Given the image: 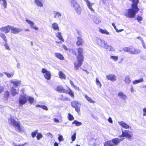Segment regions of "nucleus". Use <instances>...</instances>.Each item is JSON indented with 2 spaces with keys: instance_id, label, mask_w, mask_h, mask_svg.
<instances>
[{
  "instance_id": "f257e3e1",
  "label": "nucleus",
  "mask_w": 146,
  "mask_h": 146,
  "mask_svg": "<svg viewBox=\"0 0 146 146\" xmlns=\"http://www.w3.org/2000/svg\"><path fill=\"white\" fill-rule=\"evenodd\" d=\"M78 54L77 56V61L74 63V68L76 70H78L82 64L84 60V57L83 55V50L82 48H79L77 49Z\"/></svg>"
},
{
  "instance_id": "f03ea898",
  "label": "nucleus",
  "mask_w": 146,
  "mask_h": 146,
  "mask_svg": "<svg viewBox=\"0 0 146 146\" xmlns=\"http://www.w3.org/2000/svg\"><path fill=\"white\" fill-rule=\"evenodd\" d=\"M11 125H13L16 131L19 132H22L23 130V127L21 126L19 123L14 119H11Z\"/></svg>"
},
{
  "instance_id": "7ed1b4c3",
  "label": "nucleus",
  "mask_w": 146,
  "mask_h": 146,
  "mask_svg": "<svg viewBox=\"0 0 146 146\" xmlns=\"http://www.w3.org/2000/svg\"><path fill=\"white\" fill-rule=\"evenodd\" d=\"M139 10H128L125 13V16L128 18H133Z\"/></svg>"
},
{
  "instance_id": "20e7f679",
  "label": "nucleus",
  "mask_w": 146,
  "mask_h": 146,
  "mask_svg": "<svg viewBox=\"0 0 146 146\" xmlns=\"http://www.w3.org/2000/svg\"><path fill=\"white\" fill-rule=\"evenodd\" d=\"M71 105L73 108H75L76 111L78 113L80 112L81 104L78 101H75L72 102H71Z\"/></svg>"
},
{
  "instance_id": "39448f33",
  "label": "nucleus",
  "mask_w": 146,
  "mask_h": 146,
  "mask_svg": "<svg viewBox=\"0 0 146 146\" xmlns=\"http://www.w3.org/2000/svg\"><path fill=\"white\" fill-rule=\"evenodd\" d=\"M27 96L26 95H21L19 98V101L20 105L25 104L27 101Z\"/></svg>"
},
{
  "instance_id": "423d86ee",
  "label": "nucleus",
  "mask_w": 146,
  "mask_h": 146,
  "mask_svg": "<svg viewBox=\"0 0 146 146\" xmlns=\"http://www.w3.org/2000/svg\"><path fill=\"white\" fill-rule=\"evenodd\" d=\"M42 72L44 74V76L46 79L48 80H49L50 79L51 75L49 72L47 71L46 69L43 68L42 70Z\"/></svg>"
},
{
  "instance_id": "0eeeda50",
  "label": "nucleus",
  "mask_w": 146,
  "mask_h": 146,
  "mask_svg": "<svg viewBox=\"0 0 146 146\" xmlns=\"http://www.w3.org/2000/svg\"><path fill=\"white\" fill-rule=\"evenodd\" d=\"M96 42L99 46L104 48L105 46L106 43L105 41L103 40L97 38L96 39Z\"/></svg>"
},
{
  "instance_id": "6e6552de",
  "label": "nucleus",
  "mask_w": 146,
  "mask_h": 146,
  "mask_svg": "<svg viewBox=\"0 0 146 146\" xmlns=\"http://www.w3.org/2000/svg\"><path fill=\"white\" fill-rule=\"evenodd\" d=\"M129 1L132 2L131 6L132 8L129 9H139L137 6V5L139 2V0H129Z\"/></svg>"
},
{
  "instance_id": "1a4fd4ad",
  "label": "nucleus",
  "mask_w": 146,
  "mask_h": 146,
  "mask_svg": "<svg viewBox=\"0 0 146 146\" xmlns=\"http://www.w3.org/2000/svg\"><path fill=\"white\" fill-rule=\"evenodd\" d=\"M129 52L132 54H136L139 53L140 51L139 49H135L133 47L130 46Z\"/></svg>"
},
{
  "instance_id": "9d476101",
  "label": "nucleus",
  "mask_w": 146,
  "mask_h": 146,
  "mask_svg": "<svg viewBox=\"0 0 146 146\" xmlns=\"http://www.w3.org/2000/svg\"><path fill=\"white\" fill-rule=\"evenodd\" d=\"M106 78L108 80L112 82H114L116 80V76L113 74H110L107 75Z\"/></svg>"
},
{
  "instance_id": "9b49d317",
  "label": "nucleus",
  "mask_w": 146,
  "mask_h": 146,
  "mask_svg": "<svg viewBox=\"0 0 146 146\" xmlns=\"http://www.w3.org/2000/svg\"><path fill=\"white\" fill-rule=\"evenodd\" d=\"M123 133L125 137H126L129 139H131L133 136V134L130 131L128 130H125L123 131Z\"/></svg>"
},
{
  "instance_id": "f8f14e48",
  "label": "nucleus",
  "mask_w": 146,
  "mask_h": 146,
  "mask_svg": "<svg viewBox=\"0 0 146 146\" xmlns=\"http://www.w3.org/2000/svg\"><path fill=\"white\" fill-rule=\"evenodd\" d=\"M55 90L59 92L67 93L68 91L64 89L63 87L60 86H59L56 88Z\"/></svg>"
},
{
  "instance_id": "ddd939ff",
  "label": "nucleus",
  "mask_w": 146,
  "mask_h": 146,
  "mask_svg": "<svg viewBox=\"0 0 146 146\" xmlns=\"http://www.w3.org/2000/svg\"><path fill=\"white\" fill-rule=\"evenodd\" d=\"M11 26L8 25L5 27H2L0 29L1 31L7 33L9 32L10 30H11Z\"/></svg>"
},
{
  "instance_id": "4468645a",
  "label": "nucleus",
  "mask_w": 146,
  "mask_h": 146,
  "mask_svg": "<svg viewBox=\"0 0 146 146\" xmlns=\"http://www.w3.org/2000/svg\"><path fill=\"white\" fill-rule=\"evenodd\" d=\"M21 29H20L11 26V32L13 33L16 34H18L21 32Z\"/></svg>"
},
{
  "instance_id": "2eb2a0df",
  "label": "nucleus",
  "mask_w": 146,
  "mask_h": 146,
  "mask_svg": "<svg viewBox=\"0 0 146 146\" xmlns=\"http://www.w3.org/2000/svg\"><path fill=\"white\" fill-rule=\"evenodd\" d=\"M26 22L29 24L30 25V26L32 28L37 31L38 30V27L36 26L34 23L32 21H30L28 19H26Z\"/></svg>"
},
{
  "instance_id": "dca6fc26",
  "label": "nucleus",
  "mask_w": 146,
  "mask_h": 146,
  "mask_svg": "<svg viewBox=\"0 0 146 146\" xmlns=\"http://www.w3.org/2000/svg\"><path fill=\"white\" fill-rule=\"evenodd\" d=\"M123 140L122 139H119L118 138L113 139L111 140V142L113 143V145L116 146L120 142Z\"/></svg>"
},
{
  "instance_id": "f3484780",
  "label": "nucleus",
  "mask_w": 146,
  "mask_h": 146,
  "mask_svg": "<svg viewBox=\"0 0 146 146\" xmlns=\"http://www.w3.org/2000/svg\"><path fill=\"white\" fill-rule=\"evenodd\" d=\"M83 40L80 36L77 37V40L76 42V44L78 46L82 45L83 42Z\"/></svg>"
},
{
  "instance_id": "a211bd4d",
  "label": "nucleus",
  "mask_w": 146,
  "mask_h": 146,
  "mask_svg": "<svg viewBox=\"0 0 146 146\" xmlns=\"http://www.w3.org/2000/svg\"><path fill=\"white\" fill-rule=\"evenodd\" d=\"M72 6L74 7V9H78L79 5L75 0H70Z\"/></svg>"
},
{
  "instance_id": "6ab92c4d",
  "label": "nucleus",
  "mask_w": 146,
  "mask_h": 146,
  "mask_svg": "<svg viewBox=\"0 0 146 146\" xmlns=\"http://www.w3.org/2000/svg\"><path fill=\"white\" fill-rule=\"evenodd\" d=\"M118 96L121 99L123 100H126L127 99V96L124 94L122 92H119L118 94Z\"/></svg>"
},
{
  "instance_id": "aec40b11",
  "label": "nucleus",
  "mask_w": 146,
  "mask_h": 146,
  "mask_svg": "<svg viewBox=\"0 0 146 146\" xmlns=\"http://www.w3.org/2000/svg\"><path fill=\"white\" fill-rule=\"evenodd\" d=\"M118 123L119 125H121L122 127L125 129H127L129 128V126L123 121H122L120 122H119Z\"/></svg>"
},
{
  "instance_id": "412c9836",
  "label": "nucleus",
  "mask_w": 146,
  "mask_h": 146,
  "mask_svg": "<svg viewBox=\"0 0 146 146\" xmlns=\"http://www.w3.org/2000/svg\"><path fill=\"white\" fill-rule=\"evenodd\" d=\"M10 83L13 84L14 86L17 87L21 84V81L20 80H16L15 81L11 80Z\"/></svg>"
},
{
  "instance_id": "4be33fe9",
  "label": "nucleus",
  "mask_w": 146,
  "mask_h": 146,
  "mask_svg": "<svg viewBox=\"0 0 146 146\" xmlns=\"http://www.w3.org/2000/svg\"><path fill=\"white\" fill-rule=\"evenodd\" d=\"M123 81L126 83L129 84L131 82L130 78L129 75H126L125 76Z\"/></svg>"
},
{
  "instance_id": "5701e85b",
  "label": "nucleus",
  "mask_w": 146,
  "mask_h": 146,
  "mask_svg": "<svg viewBox=\"0 0 146 146\" xmlns=\"http://www.w3.org/2000/svg\"><path fill=\"white\" fill-rule=\"evenodd\" d=\"M104 48L109 51H114V49L113 47L107 43Z\"/></svg>"
},
{
  "instance_id": "b1692460",
  "label": "nucleus",
  "mask_w": 146,
  "mask_h": 146,
  "mask_svg": "<svg viewBox=\"0 0 146 146\" xmlns=\"http://www.w3.org/2000/svg\"><path fill=\"white\" fill-rule=\"evenodd\" d=\"M52 27L54 30L59 31L58 25L56 23H52Z\"/></svg>"
},
{
  "instance_id": "393cba45",
  "label": "nucleus",
  "mask_w": 146,
  "mask_h": 146,
  "mask_svg": "<svg viewBox=\"0 0 146 146\" xmlns=\"http://www.w3.org/2000/svg\"><path fill=\"white\" fill-rule=\"evenodd\" d=\"M56 37L58 38L59 39L63 41H64V40L62 36L61 33L60 32H58L55 33Z\"/></svg>"
},
{
  "instance_id": "a878e982",
  "label": "nucleus",
  "mask_w": 146,
  "mask_h": 146,
  "mask_svg": "<svg viewBox=\"0 0 146 146\" xmlns=\"http://www.w3.org/2000/svg\"><path fill=\"white\" fill-rule=\"evenodd\" d=\"M55 55L56 57L61 60H62L64 59L63 55L60 53H56L55 54Z\"/></svg>"
},
{
  "instance_id": "bb28decb",
  "label": "nucleus",
  "mask_w": 146,
  "mask_h": 146,
  "mask_svg": "<svg viewBox=\"0 0 146 146\" xmlns=\"http://www.w3.org/2000/svg\"><path fill=\"white\" fill-rule=\"evenodd\" d=\"M34 2L38 6L41 7L43 6V4L39 0H35Z\"/></svg>"
},
{
  "instance_id": "cd10ccee",
  "label": "nucleus",
  "mask_w": 146,
  "mask_h": 146,
  "mask_svg": "<svg viewBox=\"0 0 146 146\" xmlns=\"http://www.w3.org/2000/svg\"><path fill=\"white\" fill-rule=\"evenodd\" d=\"M84 96L86 100L90 103H94L95 102V101L93 100L91 98L89 97L87 95H85Z\"/></svg>"
},
{
  "instance_id": "c85d7f7f",
  "label": "nucleus",
  "mask_w": 146,
  "mask_h": 146,
  "mask_svg": "<svg viewBox=\"0 0 146 146\" xmlns=\"http://www.w3.org/2000/svg\"><path fill=\"white\" fill-rule=\"evenodd\" d=\"M143 79L141 78L139 79L135 80L133 81L132 82V83L133 84L135 85L139 83L142 82H143Z\"/></svg>"
},
{
  "instance_id": "c756f323",
  "label": "nucleus",
  "mask_w": 146,
  "mask_h": 146,
  "mask_svg": "<svg viewBox=\"0 0 146 146\" xmlns=\"http://www.w3.org/2000/svg\"><path fill=\"white\" fill-rule=\"evenodd\" d=\"M0 3L3 5L4 8H6L7 6V3L6 0H0Z\"/></svg>"
},
{
  "instance_id": "7c9ffc66",
  "label": "nucleus",
  "mask_w": 146,
  "mask_h": 146,
  "mask_svg": "<svg viewBox=\"0 0 146 146\" xmlns=\"http://www.w3.org/2000/svg\"><path fill=\"white\" fill-rule=\"evenodd\" d=\"M0 3L3 5L4 8H6L7 6V3L6 0H0Z\"/></svg>"
},
{
  "instance_id": "2f4dec72",
  "label": "nucleus",
  "mask_w": 146,
  "mask_h": 146,
  "mask_svg": "<svg viewBox=\"0 0 146 146\" xmlns=\"http://www.w3.org/2000/svg\"><path fill=\"white\" fill-rule=\"evenodd\" d=\"M84 0L86 2L88 8L90 9H93L92 8V5L93 4V3H90V1H89L88 0Z\"/></svg>"
},
{
  "instance_id": "473e14b6",
  "label": "nucleus",
  "mask_w": 146,
  "mask_h": 146,
  "mask_svg": "<svg viewBox=\"0 0 146 146\" xmlns=\"http://www.w3.org/2000/svg\"><path fill=\"white\" fill-rule=\"evenodd\" d=\"M99 31L102 34H104L107 35H109V33L106 30L102 29H99Z\"/></svg>"
},
{
  "instance_id": "72a5a7b5",
  "label": "nucleus",
  "mask_w": 146,
  "mask_h": 146,
  "mask_svg": "<svg viewBox=\"0 0 146 146\" xmlns=\"http://www.w3.org/2000/svg\"><path fill=\"white\" fill-rule=\"evenodd\" d=\"M59 77L61 79H66V76L61 71H60L58 73Z\"/></svg>"
},
{
  "instance_id": "f704fd0d",
  "label": "nucleus",
  "mask_w": 146,
  "mask_h": 146,
  "mask_svg": "<svg viewBox=\"0 0 146 146\" xmlns=\"http://www.w3.org/2000/svg\"><path fill=\"white\" fill-rule=\"evenodd\" d=\"M11 92L13 96L17 94V91L16 89L13 87L11 88Z\"/></svg>"
},
{
  "instance_id": "c9c22d12",
  "label": "nucleus",
  "mask_w": 146,
  "mask_h": 146,
  "mask_svg": "<svg viewBox=\"0 0 146 146\" xmlns=\"http://www.w3.org/2000/svg\"><path fill=\"white\" fill-rule=\"evenodd\" d=\"M54 17L55 18H56L57 17H60L61 15V14L58 12L54 11Z\"/></svg>"
},
{
  "instance_id": "e433bc0d",
  "label": "nucleus",
  "mask_w": 146,
  "mask_h": 146,
  "mask_svg": "<svg viewBox=\"0 0 146 146\" xmlns=\"http://www.w3.org/2000/svg\"><path fill=\"white\" fill-rule=\"evenodd\" d=\"M27 100H28L30 104L34 103V99L31 97H29L27 96Z\"/></svg>"
},
{
  "instance_id": "4c0bfd02",
  "label": "nucleus",
  "mask_w": 146,
  "mask_h": 146,
  "mask_svg": "<svg viewBox=\"0 0 146 146\" xmlns=\"http://www.w3.org/2000/svg\"><path fill=\"white\" fill-rule=\"evenodd\" d=\"M0 36L1 37L4 41L5 42H7V39L5 35L2 33H0Z\"/></svg>"
},
{
  "instance_id": "58836bf2",
  "label": "nucleus",
  "mask_w": 146,
  "mask_h": 146,
  "mask_svg": "<svg viewBox=\"0 0 146 146\" xmlns=\"http://www.w3.org/2000/svg\"><path fill=\"white\" fill-rule=\"evenodd\" d=\"M72 124H75L76 126H79L82 124V123L79 122L76 120H74L72 123Z\"/></svg>"
},
{
  "instance_id": "ea45409f",
  "label": "nucleus",
  "mask_w": 146,
  "mask_h": 146,
  "mask_svg": "<svg viewBox=\"0 0 146 146\" xmlns=\"http://www.w3.org/2000/svg\"><path fill=\"white\" fill-rule=\"evenodd\" d=\"M96 83L98 86H99L100 88L101 87L102 84L98 78H96Z\"/></svg>"
},
{
  "instance_id": "a19ab883",
  "label": "nucleus",
  "mask_w": 146,
  "mask_h": 146,
  "mask_svg": "<svg viewBox=\"0 0 146 146\" xmlns=\"http://www.w3.org/2000/svg\"><path fill=\"white\" fill-rule=\"evenodd\" d=\"M94 21L96 24L99 23L101 22L100 19L98 17L95 18L94 19Z\"/></svg>"
},
{
  "instance_id": "79ce46f5",
  "label": "nucleus",
  "mask_w": 146,
  "mask_h": 146,
  "mask_svg": "<svg viewBox=\"0 0 146 146\" xmlns=\"http://www.w3.org/2000/svg\"><path fill=\"white\" fill-rule=\"evenodd\" d=\"M4 74L7 75L8 78H10L13 76L14 75V73L12 72L11 73H8L7 72H4Z\"/></svg>"
},
{
  "instance_id": "37998d69",
  "label": "nucleus",
  "mask_w": 146,
  "mask_h": 146,
  "mask_svg": "<svg viewBox=\"0 0 146 146\" xmlns=\"http://www.w3.org/2000/svg\"><path fill=\"white\" fill-rule=\"evenodd\" d=\"M69 91L68 92V94H69L71 97L73 98H74V94L72 92V90L70 88H69Z\"/></svg>"
},
{
  "instance_id": "c03bdc74",
  "label": "nucleus",
  "mask_w": 146,
  "mask_h": 146,
  "mask_svg": "<svg viewBox=\"0 0 146 146\" xmlns=\"http://www.w3.org/2000/svg\"><path fill=\"white\" fill-rule=\"evenodd\" d=\"M110 58L113 59L115 61H116L118 59V57L117 56H110Z\"/></svg>"
},
{
  "instance_id": "a18cd8bd",
  "label": "nucleus",
  "mask_w": 146,
  "mask_h": 146,
  "mask_svg": "<svg viewBox=\"0 0 146 146\" xmlns=\"http://www.w3.org/2000/svg\"><path fill=\"white\" fill-rule=\"evenodd\" d=\"M37 133H38V130H36L34 132H32V133H31V135H32V137L33 138L35 137Z\"/></svg>"
},
{
  "instance_id": "49530a36",
  "label": "nucleus",
  "mask_w": 146,
  "mask_h": 146,
  "mask_svg": "<svg viewBox=\"0 0 146 146\" xmlns=\"http://www.w3.org/2000/svg\"><path fill=\"white\" fill-rule=\"evenodd\" d=\"M111 141H108L104 144V145L105 146H107V145H113V144L111 143Z\"/></svg>"
},
{
  "instance_id": "de8ad7c7",
  "label": "nucleus",
  "mask_w": 146,
  "mask_h": 146,
  "mask_svg": "<svg viewBox=\"0 0 146 146\" xmlns=\"http://www.w3.org/2000/svg\"><path fill=\"white\" fill-rule=\"evenodd\" d=\"M42 137L43 136L40 133H38L36 136L37 139L38 140H39L40 139L42 138Z\"/></svg>"
},
{
  "instance_id": "09e8293b",
  "label": "nucleus",
  "mask_w": 146,
  "mask_h": 146,
  "mask_svg": "<svg viewBox=\"0 0 146 146\" xmlns=\"http://www.w3.org/2000/svg\"><path fill=\"white\" fill-rule=\"evenodd\" d=\"M68 119L70 120H72L74 119V117L72 115L69 113L68 114Z\"/></svg>"
},
{
  "instance_id": "8fccbe9b",
  "label": "nucleus",
  "mask_w": 146,
  "mask_h": 146,
  "mask_svg": "<svg viewBox=\"0 0 146 146\" xmlns=\"http://www.w3.org/2000/svg\"><path fill=\"white\" fill-rule=\"evenodd\" d=\"M9 96V92L8 91H6L5 94V97L7 99Z\"/></svg>"
},
{
  "instance_id": "3c124183",
  "label": "nucleus",
  "mask_w": 146,
  "mask_h": 146,
  "mask_svg": "<svg viewBox=\"0 0 146 146\" xmlns=\"http://www.w3.org/2000/svg\"><path fill=\"white\" fill-rule=\"evenodd\" d=\"M76 132H75L74 134L72 136L71 139L72 141H74L76 138Z\"/></svg>"
},
{
  "instance_id": "603ef678",
  "label": "nucleus",
  "mask_w": 146,
  "mask_h": 146,
  "mask_svg": "<svg viewBox=\"0 0 146 146\" xmlns=\"http://www.w3.org/2000/svg\"><path fill=\"white\" fill-rule=\"evenodd\" d=\"M4 46L6 49L8 50H9L10 49L9 47L8 44L7 43V42H5V43Z\"/></svg>"
},
{
  "instance_id": "864d4df0",
  "label": "nucleus",
  "mask_w": 146,
  "mask_h": 146,
  "mask_svg": "<svg viewBox=\"0 0 146 146\" xmlns=\"http://www.w3.org/2000/svg\"><path fill=\"white\" fill-rule=\"evenodd\" d=\"M129 47H124L123 48V50H124L125 51L127 52H129Z\"/></svg>"
},
{
  "instance_id": "5fc2aeb1",
  "label": "nucleus",
  "mask_w": 146,
  "mask_h": 146,
  "mask_svg": "<svg viewBox=\"0 0 146 146\" xmlns=\"http://www.w3.org/2000/svg\"><path fill=\"white\" fill-rule=\"evenodd\" d=\"M140 40L141 42L143 47L145 49L146 48V47L145 46V43L144 42L143 40L140 38Z\"/></svg>"
},
{
  "instance_id": "6e6d98bb",
  "label": "nucleus",
  "mask_w": 146,
  "mask_h": 146,
  "mask_svg": "<svg viewBox=\"0 0 146 146\" xmlns=\"http://www.w3.org/2000/svg\"><path fill=\"white\" fill-rule=\"evenodd\" d=\"M130 90L131 92L132 93H133L135 91V90H134L133 87L132 85H131V87L130 88Z\"/></svg>"
},
{
  "instance_id": "4d7b16f0",
  "label": "nucleus",
  "mask_w": 146,
  "mask_h": 146,
  "mask_svg": "<svg viewBox=\"0 0 146 146\" xmlns=\"http://www.w3.org/2000/svg\"><path fill=\"white\" fill-rule=\"evenodd\" d=\"M58 139L59 141H63L64 139L63 136L62 135H59L58 137Z\"/></svg>"
},
{
  "instance_id": "13d9d810",
  "label": "nucleus",
  "mask_w": 146,
  "mask_h": 146,
  "mask_svg": "<svg viewBox=\"0 0 146 146\" xmlns=\"http://www.w3.org/2000/svg\"><path fill=\"white\" fill-rule=\"evenodd\" d=\"M69 51L70 52H72L73 54L75 55H76V52L74 50H73L72 49H71L69 50Z\"/></svg>"
},
{
  "instance_id": "bf43d9fd",
  "label": "nucleus",
  "mask_w": 146,
  "mask_h": 146,
  "mask_svg": "<svg viewBox=\"0 0 146 146\" xmlns=\"http://www.w3.org/2000/svg\"><path fill=\"white\" fill-rule=\"evenodd\" d=\"M41 108L47 111L48 110V108H47V106L45 105L42 106Z\"/></svg>"
},
{
  "instance_id": "052dcab7",
  "label": "nucleus",
  "mask_w": 146,
  "mask_h": 146,
  "mask_svg": "<svg viewBox=\"0 0 146 146\" xmlns=\"http://www.w3.org/2000/svg\"><path fill=\"white\" fill-rule=\"evenodd\" d=\"M142 19V18L140 16H138L137 18V19L138 22L141 21Z\"/></svg>"
},
{
  "instance_id": "680f3d73",
  "label": "nucleus",
  "mask_w": 146,
  "mask_h": 146,
  "mask_svg": "<svg viewBox=\"0 0 146 146\" xmlns=\"http://www.w3.org/2000/svg\"><path fill=\"white\" fill-rule=\"evenodd\" d=\"M47 135L49 136L51 138H52L53 137L52 135L50 133L48 132L47 133Z\"/></svg>"
},
{
  "instance_id": "e2e57ef3",
  "label": "nucleus",
  "mask_w": 146,
  "mask_h": 146,
  "mask_svg": "<svg viewBox=\"0 0 146 146\" xmlns=\"http://www.w3.org/2000/svg\"><path fill=\"white\" fill-rule=\"evenodd\" d=\"M143 115L144 116L146 115V108H144L143 109Z\"/></svg>"
},
{
  "instance_id": "0e129e2a",
  "label": "nucleus",
  "mask_w": 146,
  "mask_h": 146,
  "mask_svg": "<svg viewBox=\"0 0 146 146\" xmlns=\"http://www.w3.org/2000/svg\"><path fill=\"white\" fill-rule=\"evenodd\" d=\"M76 12L79 15L81 13V10H75Z\"/></svg>"
},
{
  "instance_id": "69168bd1",
  "label": "nucleus",
  "mask_w": 146,
  "mask_h": 146,
  "mask_svg": "<svg viewBox=\"0 0 146 146\" xmlns=\"http://www.w3.org/2000/svg\"><path fill=\"white\" fill-rule=\"evenodd\" d=\"M3 87L0 86V93L2 92L3 91Z\"/></svg>"
},
{
  "instance_id": "338daca9",
  "label": "nucleus",
  "mask_w": 146,
  "mask_h": 146,
  "mask_svg": "<svg viewBox=\"0 0 146 146\" xmlns=\"http://www.w3.org/2000/svg\"><path fill=\"white\" fill-rule=\"evenodd\" d=\"M108 121L109 122L111 123H112V119L111 117H109L108 119Z\"/></svg>"
},
{
  "instance_id": "774afa93",
  "label": "nucleus",
  "mask_w": 146,
  "mask_h": 146,
  "mask_svg": "<svg viewBox=\"0 0 146 146\" xmlns=\"http://www.w3.org/2000/svg\"><path fill=\"white\" fill-rule=\"evenodd\" d=\"M116 31L117 32H121L122 31H123V29H121L119 30H118V29H116Z\"/></svg>"
}]
</instances>
